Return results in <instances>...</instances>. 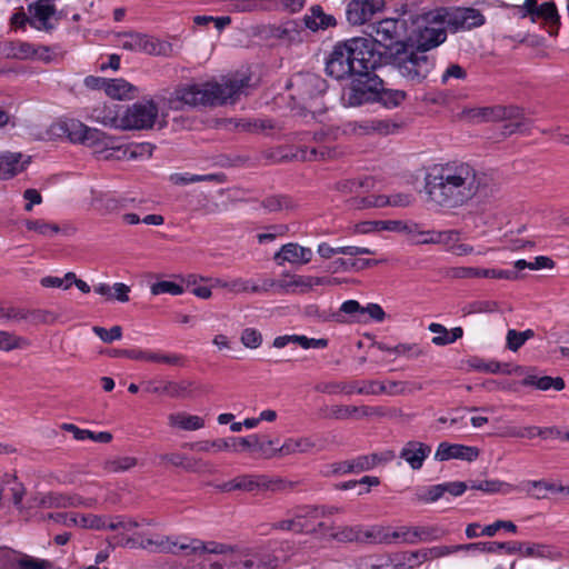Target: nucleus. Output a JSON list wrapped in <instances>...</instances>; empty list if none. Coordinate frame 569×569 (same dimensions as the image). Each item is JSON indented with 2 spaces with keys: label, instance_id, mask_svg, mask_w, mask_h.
Masks as SVG:
<instances>
[{
  "label": "nucleus",
  "instance_id": "nucleus-45",
  "mask_svg": "<svg viewBox=\"0 0 569 569\" xmlns=\"http://www.w3.org/2000/svg\"><path fill=\"white\" fill-rule=\"evenodd\" d=\"M3 52L8 58L20 60L32 59L36 52V46L23 41H12L4 44Z\"/></svg>",
  "mask_w": 569,
  "mask_h": 569
},
{
  "label": "nucleus",
  "instance_id": "nucleus-27",
  "mask_svg": "<svg viewBox=\"0 0 569 569\" xmlns=\"http://www.w3.org/2000/svg\"><path fill=\"white\" fill-rule=\"evenodd\" d=\"M303 23L309 30L317 32L336 27L337 20L332 14H328L320 6H312L309 12L303 17Z\"/></svg>",
  "mask_w": 569,
  "mask_h": 569
},
{
  "label": "nucleus",
  "instance_id": "nucleus-35",
  "mask_svg": "<svg viewBox=\"0 0 569 569\" xmlns=\"http://www.w3.org/2000/svg\"><path fill=\"white\" fill-rule=\"evenodd\" d=\"M191 382H172L168 381L161 386L156 385L152 381H149L146 385V390L151 393H160L167 395L172 398H184L189 396V387Z\"/></svg>",
  "mask_w": 569,
  "mask_h": 569
},
{
  "label": "nucleus",
  "instance_id": "nucleus-12",
  "mask_svg": "<svg viewBox=\"0 0 569 569\" xmlns=\"http://www.w3.org/2000/svg\"><path fill=\"white\" fill-rule=\"evenodd\" d=\"M118 44L124 50L150 56L168 57L172 52V46L169 42L132 31L120 33L118 36Z\"/></svg>",
  "mask_w": 569,
  "mask_h": 569
},
{
  "label": "nucleus",
  "instance_id": "nucleus-28",
  "mask_svg": "<svg viewBox=\"0 0 569 569\" xmlns=\"http://www.w3.org/2000/svg\"><path fill=\"white\" fill-rule=\"evenodd\" d=\"M94 500H84L80 496H67L60 493H48L41 498L39 505L47 508L91 507Z\"/></svg>",
  "mask_w": 569,
  "mask_h": 569
},
{
  "label": "nucleus",
  "instance_id": "nucleus-15",
  "mask_svg": "<svg viewBox=\"0 0 569 569\" xmlns=\"http://www.w3.org/2000/svg\"><path fill=\"white\" fill-rule=\"evenodd\" d=\"M385 6V1L381 0H350L346 8V17L350 24L362 26L381 12Z\"/></svg>",
  "mask_w": 569,
  "mask_h": 569
},
{
  "label": "nucleus",
  "instance_id": "nucleus-57",
  "mask_svg": "<svg viewBox=\"0 0 569 569\" xmlns=\"http://www.w3.org/2000/svg\"><path fill=\"white\" fill-rule=\"evenodd\" d=\"M361 526H346L330 533V538L339 542H359Z\"/></svg>",
  "mask_w": 569,
  "mask_h": 569
},
{
  "label": "nucleus",
  "instance_id": "nucleus-18",
  "mask_svg": "<svg viewBox=\"0 0 569 569\" xmlns=\"http://www.w3.org/2000/svg\"><path fill=\"white\" fill-rule=\"evenodd\" d=\"M174 550H177L176 555H214L221 556L227 550V545L219 543L216 541L204 542L200 539L196 538H183L180 541L177 537H173Z\"/></svg>",
  "mask_w": 569,
  "mask_h": 569
},
{
  "label": "nucleus",
  "instance_id": "nucleus-51",
  "mask_svg": "<svg viewBox=\"0 0 569 569\" xmlns=\"http://www.w3.org/2000/svg\"><path fill=\"white\" fill-rule=\"evenodd\" d=\"M353 380L352 381H329L319 383L316 390L328 395H353Z\"/></svg>",
  "mask_w": 569,
  "mask_h": 569
},
{
  "label": "nucleus",
  "instance_id": "nucleus-10",
  "mask_svg": "<svg viewBox=\"0 0 569 569\" xmlns=\"http://www.w3.org/2000/svg\"><path fill=\"white\" fill-rule=\"evenodd\" d=\"M382 81L370 70L366 76H355L350 87L342 94L343 104L347 107H359L373 102L377 99V90Z\"/></svg>",
  "mask_w": 569,
  "mask_h": 569
},
{
  "label": "nucleus",
  "instance_id": "nucleus-59",
  "mask_svg": "<svg viewBox=\"0 0 569 569\" xmlns=\"http://www.w3.org/2000/svg\"><path fill=\"white\" fill-rule=\"evenodd\" d=\"M218 179L217 174H191V173H173L170 176V181L174 184L186 186L202 181H214Z\"/></svg>",
  "mask_w": 569,
  "mask_h": 569
},
{
  "label": "nucleus",
  "instance_id": "nucleus-60",
  "mask_svg": "<svg viewBox=\"0 0 569 569\" xmlns=\"http://www.w3.org/2000/svg\"><path fill=\"white\" fill-rule=\"evenodd\" d=\"M148 362L163 363L168 366H182L183 357L177 353H166L161 351L149 350Z\"/></svg>",
  "mask_w": 569,
  "mask_h": 569
},
{
  "label": "nucleus",
  "instance_id": "nucleus-34",
  "mask_svg": "<svg viewBox=\"0 0 569 569\" xmlns=\"http://www.w3.org/2000/svg\"><path fill=\"white\" fill-rule=\"evenodd\" d=\"M377 348L381 351L392 353L398 357H403L408 360L418 359L427 353L426 349L419 343H398L393 347L382 342H378Z\"/></svg>",
  "mask_w": 569,
  "mask_h": 569
},
{
  "label": "nucleus",
  "instance_id": "nucleus-41",
  "mask_svg": "<svg viewBox=\"0 0 569 569\" xmlns=\"http://www.w3.org/2000/svg\"><path fill=\"white\" fill-rule=\"evenodd\" d=\"M469 489L480 490V491H482L485 493H489V495H491V493L508 495V493L512 492L516 488L510 483H507V482H503V481H500L497 479H491V480H482V481L470 480Z\"/></svg>",
  "mask_w": 569,
  "mask_h": 569
},
{
  "label": "nucleus",
  "instance_id": "nucleus-13",
  "mask_svg": "<svg viewBox=\"0 0 569 569\" xmlns=\"http://www.w3.org/2000/svg\"><path fill=\"white\" fill-rule=\"evenodd\" d=\"M326 87V81L313 73L296 74L288 84V88L292 90L291 98L303 104L323 93Z\"/></svg>",
  "mask_w": 569,
  "mask_h": 569
},
{
  "label": "nucleus",
  "instance_id": "nucleus-44",
  "mask_svg": "<svg viewBox=\"0 0 569 569\" xmlns=\"http://www.w3.org/2000/svg\"><path fill=\"white\" fill-rule=\"evenodd\" d=\"M428 329L433 333H443V337L432 338V343H435L436 346L450 345L456 340L460 339L463 335V330L460 327H456L451 331H448V329L445 326L436 322L430 323Z\"/></svg>",
  "mask_w": 569,
  "mask_h": 569
},
{
  "label": "nucleus",
  "instance_id": "nucleus-52",
  "mask_svg": "<svg viewBox=\"0 0 569 569\" xmlns=\"http://www.w3.org/2000/svg\"><path fill=\"white\" fill-rule=\"evenodd\" d=\"M406 98V92L401 90L385 89L382 86L377 90L376 101L382 103L387 108L399 106Z\"/></svg>",
  "mask_w": 569,
  "mask_h": 569
},
{
  "label": "nucleus",
  "instance_id": "nucleus-54",
  "mask_svg": "<svg viewBox=\"0 0 569 569\" xmlns=\"http://www.w3.org/2000/svg\"><path fill=\"white\" fill-rule=\"evenodd\" d=\"M30 346V341L23 337L0 330V350L11 351L13 349H23Z\"/></svg>",
  "mask_w": 569,
  "mask_h": 569
},
{
  "label": "nucleus",
  "instance_id": "nucleus-6",
  "mask_svg": "<svg viewBox=\"0 0 569 569\" xmlns=\"http://www.w3.org/2000/svg\"><path fill=\"white\" fill-rule=\"evenodd\" d=\"M273 445L274 442L271 439H263L258 435H250L243 438L230 437L226 439L188 442L184 443L183 447L198 452H218L227 450L240 451L254 449L264 457L269 455L268 447H272Z\"/></svg>",
  "mask_w": 569,
  "mask_h": 569
},
{
  "label": "nucleus",
  "instance_id": "nucleus-46",
  "mask_svg": "<svg viewBox=\"0 0 569 569\" xmlns=\"http://www.w3.org/2000/svg\"><path fill=\"white\" fill-rule=\"evenodd\" d=\"M428 562L425 549H418L415 551H405L397 556L396 567L398 569H415L422 563Z\"/></svg>",
  "mask_w": 569,
  "mask_h": 569
},
{
  "label": "nucleus",
  "instance_id": "nucleus-22",
  "mask_svg": "<svg viewBox=\"0 0 569 569\" xmlns=\"http://www.w3.org/2000/svg\"><path fill=\"white\" fill-rule=\"evenodd\" d=\"M493 110L486 108L481 109L475 114V117H482L483 119H489L493 117ZM499 114L495 116V118H502L511 120L512 122L505 126V133L512 134L521 129L526 123V119L522 116V112L517 107H508L501 108L498 110Z\"/></svg>",
  "mask_w": 569,
  "mask_h": 569
},
{
  "label": "nucleus",
  "instance_id": "nucleus-36",
  "mask_svg": "<svg viewBox=\"0 0 569 569\" xmlns=\"http://www.w3.org/2000/svg\"><path fill=\"white\" fill-rule=\"evenodd\" d=\"M168 423L171 428L186 431H194L204 427V420L201 417L186 412L170 413L168 416Z\"/></svg>",
  "mask_w": 569,
  "mask_h": 569
},
{
  "label": "nucleus",
  "instance_id": "nucleus-23",
  "mask_svg": "<svg viewBox=\"0 0 569 569\" xmlns=\"http://www.w3.org/2000/svg\"><path fill=\"white\" fill-rule=\"evenodd\" d=\"M30 162V157L20 152L0 153V179L7 180L22 172Z\"/></svg>",
  "mask_w": 569,
  "mask_h": 569
},
{
  "label": "nucleus",
  "instance_id": "nucleus-31",
  "mask_svg": "<svg viewBox=\"0 0 569 569\" xmlns=\"http://www.w3.org/2000/svg\"><path fill=\"white\" fill-rule=\"evenodd\" d=\"M413 197L410 193H397L390 197L369 196L361 199V207H408L412 203Z\"/></svg>",
  "mask_w": 569,
  "mask_h": 569
},
{
  "label": "nucleus",
  "instance_id": "nucleus-49",
  "mask_svg": "<svg viewBox=\"0 0 569 569\" xmlns=\"http://www.w3.org/2000/svg\"><path fill=\"white\" fill-rule=\"evenodd\" d=\"M63 429L71 432L73 435L74 439H77V440L91 439L96 442H101V443H108L112 440V435L110 432H106V431L96 433V432H92L87 429H80L77 426L71 425V423H66L63 426Z\"/></svg>",
  "mask_w": 569,
  "mask_h": 569
},
{
  "label": "nucleus",
  "instance_id": "nucleus-14",
  "mask_svg": "<svg viewBox=\"0 0 569 569\" xmlns=\"http://www.w3.org/2000/svg\"><path fill=\"white\" fill-rule=\"evenodd\" d=\"M28 12L31 14V27L39 31L51 32L60 19L50 0H38L29 4Z\"/></svg>",
  "mask_w": 569,
  "mask_h": 569
},
{
  "label": "nucleus",
  "instance_id": "nucleus-1",
  "mask_svg": "<svg viewBox=\"0 0 569 569\" xmlns=\"http://www.w3.org/2000/svg\"><path fill=\"white\" fill-rule=\"evenodd\" d=\"M487 176L469 162L453 160L433 166L426 176V192L435 206L456 209L476 198Z\"/></svg>",
  "mask_w": 569,
  "mask_h": 569
},
{
  "label": "nucleus",
  "instance_id": "nucleus-30",
  "mask_svg": "<svg viewBox=\"0 0 569 569\" xmlns=\"http://www.w3.org/2000/svg\"><path fill=\"white\" fill-rule=\"evenodd\" d=\"M312 258L310 248L299 246L298 243H287L276 253L274 259H281L290 263L306 264Z\"/></svg>",
  "mask_w": 569,
  "mask_h": 569
},
{
  "label": "nucleus",
  "instance_id": "nucleus-38",
  "mask_svg": "<svg viewBox=\"0 0 569 569\" xmlns=\"http://www.w3.org/2000/svg\"><path fill=\"white\" fill-rule=\"evenodd\" d=\"M276 6V0H230L229 9L232 12L268 11Z\"/></svg>",
  "mask_w": 569,
  "mask_h": 569
},
{
  "label": "nucleus",
  "instance_id": "nucleus-9",
  "mask_svg": "<svg viewBox=\"0 0 569 569\" xmlns=\"http://www.w3.org/2000/svg\"><path fill=\"white\" fill-rule=\"evenodd\" d=\"M296 482L281 478H271L267 475H241L234 479L223 483L221 487L224 491L243 490H269L273 492L292 490Z\"/></svg>",
  "mask_w": 569,
  "mask_h": 569
},
{
  "label": "nucleus",
  "instance_id": "nucleus-25",
  "mask_svg": "<svg viewBox=\"0 0 569 569\" xmlns=\"http://www.w3.org/2000/svg\"><path fill=\"white\" fill-rule=\"evenodd\" d=\"M54 521L67 527H79L96 530L101 527L100 515L93 513H56L50 516Z\"/></svg>",
  "mask_w": 569,
  "mask_h": 569
},
{
  "label": "nucleus",
  "instance_id": "nucleus-43",
  "mask_svg": "<svg viewBox=\"0 0 569 569\" xmlns=\"http://www.w3.org/2000/svg\"><path fill=\"white\" fill-rule=\"evenodd\" d=\"M274 287V280H264L262 286L254 284L250 280H246L242 278H237L229 281V291L233 293H242V292H262L268 291L270 288Z\"/></svg>",
  "mask_w": 569,
  "mask_h": 569
},
{
  "label": "nucleus",
  "instance_id": "nucleus-2",
  "mask_svg": "<svg viewBox=\"0 0 569 569\" xmlns=\"http://www.w3.org/2000/svg\"><path fill=\"white\" fill-rule=\"evenodd\" d=\"M251 78L246 74H236L222 78L220 82L208 81L201 83L182 84L174 89L168 99L171 110H182L188 107H217L234 103L241 94H248L251 88Z\"/></svg>",
  "mask_w": 569,
  "mask_h": 569
},
{
  "label": "nucleus",
  "instance_id": "nucleus-5",
  "mask_svg": "<svg viewBox=\"0 0 569 569\" xmlns=\"http://www.w3.org/2000/svg\"><path fill=\"white\" fill-rule=\"evenodd\" d=\"M393 66L407 81L420 84L433 70L436 59L428 51L406 40L400 43V49L395 52Z\"/></svg>",
  "mask_w": 569,
  "mask_h": 569
},
{
  "label": "nucleus",
  "instance_id": "nucleus-48",
  "mask_svg": "<svg viewBox=\"0 0 569 569\" xmlns=\"http://www.w3.org/2000/svg\"><path fill=\"white\" fill-rule=\"evenodd\" d=\"M13 569H52V562L17 551Z\"/></svg>",
  "mask_w": 569,
  "mask_h": 569
},
{
  "label": "nucleus",
  "instance_id": "nucleus-63",
  "mask_svg": "<svg viewBox=\"0 0 569 569\" xmlns=\"http://www.w3.org/2000/svg\"><path fill=\"white\" fill-rule=\"evenodd\" d=\"M137 459L133 457H117L106 461L104 469L109 472H123L133 468Z\"/></svg>",
  "mask_w": 569,
  "mask_h": 569
},
{
  "label": "nucleus",
  "instance_id": "nucleus-4",
  "mask_svg": "<svg viewBox=\"0 0 569 569\" xmlns=\"http://www.w3.org/2000/svg\"><path fill=\"white\" fill-rule=\"evenodd\" d=\"M445 14L446 8L410 13L411 31L407 41L428 52L438 48L447 39Z\"/></svg>",
  "mask_w": 569,
  "mask_h": 569
},
{
  "label": "nucleus",
  "instance_id": "nucleus-29",
  "mask_svg": "<svg viewBox=\"0 0 569 569\" xmlns=\"http://www.w3.org/2000/svg\"><path fill=\"white\" fill-rule=\"evenodd\" d=\"M315 443L309 438H290L284 441V443L277 449L268 447V456L264 458H273V457H283L295 453H306L309 452L313 448Z\"/></svg>",
  "mask_w": 569,
  "mask_h": 569
},
{
  "label": "nucleus",
  "instance_id": "nucleus-8",
  "mask_svg": "<svg viewBox=\"0 0 569 569\" xmlns=\"http://www.w3.org/2000/svg\"><path fill=\"white\" fill-rule=\"evenodd\" d=\"M221 556L232 569H274L280 560L288 559L287 555L280 558L266 548L238 550L228 545Z\"/></svg>",
  "mask_w": 569,
  "mask_h": 569
},
{
  "label": "nucleus",
  "instance_id": "nucleus-53",
  "mask_svg": "<svg viewBox=\"0 0 569 569\" xmlns=\"http://www.w3.org/2000/svg\"><path fill=\"white\" fill-rule=\"evenodd\" d=\"M519 489L536 499H543L547 491L556 490L553 485L543 480L525 481L520 485Z\"/></svg>",
  "mask_w": 569,
  "mask_h": 569
},
{
  "label": "nucleus",
  "instance_id": "nucleus-21",
  "mask_svg": "<svg viewBox=\"0 0 569 569\" xmlns=\"http://www.w3.org/2000/svg\"><path fill=\"white\" fill-rule=\"evenodd\" d=\"M449 276L453 279L468 278H496V279H513L516 272L509 270L482 269L473 267H455L449 270Z\"/></svg>",
  "mask_w": 569,
  "mask_h": 569
},
{
  "label": "nucleus",
  "instance_id": "nucleus-50",
  "mask_svg": "<svg viewBox=\"0 0 569 569\" xmlns=\"http://www.w3.org/2000/svg\"><path fill=\"white\" fill-rule=\"evenodd\" d=\"M369 543H391L390 531L382 527H371L363 529L360 527V541Z\"/></svg>",
  "mask_w": 569,
  "mask_h": 569
},
{
  "label": "nucleus",
  "instance_id": "nucleus-17",
  "mask_svg": "<svg viewBox=\"0 0 569 569\" xmlns=\"http://www.w3.org/2000/svg\"><path fill=\"white\" fill-rule=\"evenodd\" d=\"M443 18L447 27L453 31L470 30L485 23L483 14L475 8L446 9Z\"/></svg>",
  "mask_w": 569,
  "mask_h": 569
},
{
  "label": "nucleus",
  "instance_id": "nucleus-58",
  "mask_svg": "<svg viewBox=\"0 0 569 569\" xmlns=\"http://www.w3.org/2000/svg\"><path fill=\"white\" fill-rule=\"evenodd\" d=\"M289 518L276 521L271 525L273 530L292 531L295 533H303V525L299 522L296 508L289 512Z\"/></svg>",
  "mask_w": 569,
  "mask_h": 569
},
{
  "label": "nucleus",
  "instance_id": "nucleus-3",
  "mask_svg": "<svg viewBox=\"0 0 569 569\" xmlns=\"http://www.w3.org/2000/svg\"><path fill=\"white\" fill-rule=\"evenodd\" d=\"M376 60L365 38H351L338 42L326 63L328 76L341 80L347 77L366 76L370 70H375Z\"/></svg>",
  "mask_w": 569,
  "mask_h": 569
},
{
  "label": "nucleus",
  "instance_id": "nucleus-56",
  "mask_svg": "<svg viewBox=\"0 0 569 569\" xmlns=\"http://www.w3.org/2000/svg\"><path fill=\"white\" fill-rule=\"evenodd\" d=\"M26 227L30 231H34L43 237H51L60 231L57 223H51L42 219L27 220Z\"/></svg>",
  "mask_w": 569,
  "mask_h": 569
},
{
  "label": "nucleus",
  "instance_id": "nucleus-37",
  "mask_svg": "<svg viewBox=\"0 0 569 569\" xmlns=\"http://www.w3.org/2000/svg\"><path fill=\"white\" fill-rule=\"evenodd\" d=\"M106 94L112 99L123 100L136 97L137 88L124 79H110L107 82Z\"/></svg>",
  "mask_w": 569,
  "mask_h": 569
},
{
  "label": "nucleus",
  "instance_id": "nucleus-19",
  "mask_svg": "<svg viewBox=\"0 0 569 569\" xmlns=\"http://www.w3.org/2000/svg\"><path fill=\"white\" fill-rule=\"evenodd\" d=\"M408 20L383 19L373 27V39L385 48H391L393 43H401L400 38Z\"/></svg>",
  "mask_w": 569,
  "mask_h": 569
},
{
  "label": "nucleus",
  "instance_id": "nucleus-20",
  "mask_svg": "<svg viewBox=\"0 0 569 569\" xmlns=\"http://www.w3.org/2000/svg\"><path fill=\"white\" fill-rule=\"evenodd\" d=\"M331 279L326 277H311V276H289L284 274L279 281H274V287L289 291L293 288H300V292H307L315 286L330 284Z\"/></svg>",
  "mask_w": 569,
  "mask_h": 569
},
{
  "label": "nucleus",
  "instance_id": "nucleus-40",
  "mask_svg": "<svg viewBox=\"0 0 569 569\" xmlns=\"http://www.w3.org/2000/svg\"><path fill=\"white\" fill-rule=\"evenodd\" d=\"M537 19H542L548 24L550 34H557L560 26V17L553 2H543L539 6L535 14V22Z\"/></svg>",
  "mask_w": 569,
  "mask_h": 569
},
{
  "label": "nucleus",
  "instance_id": "nucleus-47",
  "mask_svg": "<svg viewBox=\"0 0 569 569\" xmlns=\"http://www.w3.org/2000/svg\"><path fill=\"white\" fill-rule=\"evenodd\" d=\"M326 510L318 506H300L296 508L299 522L303 525V533H308L316 520L321 518V513Z\"/></svg>",
  "mask_w": 569,
  "mask_h": 569
},
{
  "label": "nucleus",
  "instance_id": "nucleus-42",
  "mask_svg": "<svg viewBox=\"0 0 569 569\" xmlns=\"http://www.w3.org/2000/svg\"><path fill=\"white\" fill-rule=\"evenodd\" d=\"M523 386H535L539 390L547 391L549 389H555L560 391L565 388V381L560 377H538L536 375H528L521 382Z\"/></svg>",
  "mask_w": 569,
  "mask_h": 569
},
{
  "label": "nucleus",
  "instance_id": "nucleus-64",
  "mask_svg": "<svg viewBox=\"0 0 569 569\" xmlns=\"http://www.w3.org/2000/svg\"><path fill=\"white\" fill-rule=\"evenodd\" d=\"M401 128L400 123H397L389 119H372V134L377 133L380 136H389L397 133Z\"/></svg>",
  "mask_w": 569,
  "mask_h": 569
},
{
  "label": "nucleus",
  "instance_id": "nucleus-33",
  "mask_svg": "<svg viewBox=\"0 0 569 569\" xmlns=\"http://www.w3.org/2000/svg\"><path fill=\"white\" fill-rule=\"evenodd\" d=\"M137 545L151 552L177 553L173 536L154 535L150 538H140Z\"/></svg>",
  "mask_w": 569,
  "mask_h": 569
},
{
  "label": "nucleus",
  "instance_id": "nucleus-55",
  "mask_svg": "<svg viewBox=\"0 0 569 569\" xmlns=\"http://www.w3.org/2000/svg\"><path fill=\"white\" fill-rule=\"evenodd\" d=\"M535 336V332L531 329H527L525 331H517L515 329H509L507 332V347L511 351H517L519 348H521L525 342L532 338Z\"/></svg>",
  "mask_w": 569,
  "mask_h": 569
},
{
  "label": "nucleus",
  "instance_id": "nucleus-39",
  "mask_svg": "<svg viewBox=\"0 0 569 569\" xmlns=\"http://www.w3.org/2000/svg\"><path fill=\"white\" fill-rule=\"evenodd\" d=\"M159 458L161 462L170 463L174 467H181L187 471H199L206 466L201 459H190L178 452L163 453Z\"/></svg>",
  "mask_w": 569,
  "mask_h": 569
},
{
  "label": "nucleus",
  "instance_id": "nucleus-62",
  "mask_svg": "<svg viewBox=\"0 0 569 569\" xmlns=\"http://www.w3.org/2000/svg\"><path fill=\"white\" fill-rule=\"evenodd\" d=\"M57 320V316L49 311L42 309H27L26 322L37 326L40 323H53Z\"/></svg>",
  "mask_w": 569,
  "mask_h": 569
},
{
  "label": "nucleus",
  "instance_id": "nucleus-32",
  "mask_svg": "<svg viewBox=\"0 0 569 569\" xmlns=\"http://www.w3.org/2000/svg\"><path fill=\"white\" fill-rule=\"evenodd\" d=\"M289 343L299 345L303 349H323L328 346V340L322 338H308L306 336L298 335L279 336L273 340V347L278 349L284 348Z\"/></svg>",
  "mask_w": 569,
  "mask_h": 569
},
{
  "label": "nucleus",
  "instance_id": "nucleus-26",
  "mask_svg": "<svg viewBox=\"0 0 569 569\" xmlns=\"http://www.w3.org/2000/svg\"><path fill=\"white\" fill-rule=\"evenodd\" d=\"M430 452V446L419 441H409L401 449L400 458L406 460L412 469L417 470L422 467Z\"/></svg>",
  "mask_w": 569,
  "mask_h": 569
},
{
  "label": "nucleus",
  "instance_id": "nucleus-61",
  "mask_svg": "<svg viewBox=\"0 0 569 569\" xmlns=\"http://www.w3.org/2000/svg\"><path fill=\"white\" fill-rule=\"evenodd\" d=\"M460 551H479L487 553L500 552L507 545L503 542H472L466 545H459Z\"/></svg>",
  "mask_w": 569,
  "mask_h": 569
},
{
  "label": "nucleus",
  "instance_id": "nucleus-11",
  "mask_svg": "<svg viewBox=\"0 0 569 569\" xmlns=\"http://www.w3.org/2000/svg\"><path fill=\"white\" fill-rule=\"evenodd\" d=\"M56 134H64L73 143H82L90 147L108 146V138L98 129L89 128L77 119L59 121L53 126Z\"/></svg>",
  "mask_w": 569,
  "mask_h": 569
},
{
  "label": "nucleus",
  "instance_id": "nucleus-24",
  "mask_svg": "<svg viewBox=\"0 0 569 569\" xmlns=\"http://www.w3.org/2000/svg\"><path fill=\"white\" fill-rule=\"evenodd\" d=\"M478 456L479 451L475 447L441 442L437 448L435 459L439 461H446L449 459H462L472 461L477 459Z\"/></svg>",
  "mask_w": 569,
  "mask_h": 569
},
{
  "label": "nucleus",
  "instance_id": "nucleus-16",
  "mask_svg": "<svg viewBox=\"0 0 569 569\" xmlns=\"http://www.w3.org/2000/svg\"><path fill=\"white\" fill-rule=\"evenodd\" d=\"M391 543L416 545L419 542H429L441 537L439 530L435 527H409L401 526L390 531Z\"/></svg>",
  "mask_w": 569,
  "mask_h": 569
},
{
  "label": "nucleus",
  "instance_id": "nucleus-7",
  "mask_svg": "<svg viewBox=\"0 0 569 569\" xmlns=\"http://www.w3.org/2000/svg\"><path fill=\"white\" fill-rule=\"evenodd\" d=\"M159 118V108L152 99H143L129 106L121 119L116 118L104 119L106 123L111 124V128L122 130H148L153 128Z\"/></svg>",
  "mask_w": 569,
  "mask_h": 569
}]
</instances>
